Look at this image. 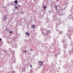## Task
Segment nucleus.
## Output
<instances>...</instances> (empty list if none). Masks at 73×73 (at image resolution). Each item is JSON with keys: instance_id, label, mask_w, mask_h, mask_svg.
<instances>
[{"instance_id": "nucleus-1", "label": "nucleus", "mask_w": 73, "mask_h": 73, "mask_svg": "<svg viewBox=\"0 0 73 73\" xmlns=\"http://www.w3.org/2000/svg\"><path fill=\"white\" fill-rule=\"evenodd\" d=\"M39 65L40 66H42L43 65V63H42V62L41 61H39Z\"/></svg>"}, {"instance_id": "nucleus-2", "label": "nucleus", "mask_w": 73, "mask_h": 73, "mask_svg": "<svg viewBox=\"0 0 73 73\" xmlns=\"http://www.w3.org/2000/svg\"><path fill=\"white\" fill-rule=\"evenodd\" d=\"M26 35H27L28 36H29V33H28V32L26 33Z\"/></svg>"}, {"instance_id": "nucleus-3", "label": "nucleus", "mask_w": 73, "mask_h": 73, "mask_svg": "<svg viewBox=\"0 0 73 73\" xmlns=\"http://www.w3.org/2000/svg\"><path fill=\"white\" fill-rule=\"evenodd\" d=\"M32 27L33 28V29H34V28H35V26H34V25H32Z\"/></svg>"}, {"instance_id": "nucleus-4", "label": "nucleus", "mask_w": 73, "mask_h": 73, "mask_svg": "<svg viewBox=\"0 0 73 73\" xmlns=\"http://www.w3.org/2000/svg\"><path fill=\"white\" fill-rule=\"evenodd\" d=\"M15 3H16V4H17V1H15Z\"/></svg>"}, {"instance_id": "nucleus-5", "label": "nucleus", "mask_w": 73, "mask_h": 73, "mask_svg": "<svg viewBox=\"0 0 73 73\" xmlns=\"http://www.w3.org/2000/svg\"><path fill=\"white\" fill-rule=\"evenodd\" d=\"M46 8V6L44 7V9H45V8Z\"/></svg>"}, {"instance_id": "nucleus-6", "label": "nucleus", "mask_w": 73, "mask_h": 73, "mask_svg": "<svg viewBox=\"0 0 73 73\" xmlns=\"http://www.w3.org/2000/svg\"><path fill=\"white\" fill-rule=\"evenodd\" d=\"M12 31H10V32H9V33H11V34H12Z\"/></svg>"}, {"instance_id": "nucleus-7", "label": "nucleus", "mask_w": 73, "mask_h": 73, "mask_svg": "<svg viewBox=\"0 0 73 73\" xmlns=\"http://www.w3.org/2000/svg\"><path fill=\"white\" fill-rule=\"evenodd\" d=\"M4 19H5V20H6V19H7V17H4Z\"/></svg>"}, {"instance_id": "nucleus-8", "label": "nucleus", "mask_w": 73, "mask_h": 73, "mask_svg": "<svg viewBox=\"0 0 73 73\" xmlns=\"http://www.w3.org/2000/svg\"><path fill=\"white\" fill-rule=\"evenodd\" d=\"M15 9H18V7H15Z\"/></svg>"}, {"instance_id": "nucleus-9", "label": "nucleus", "mask_w": 73, "mask_h": 73, "mask_svg": "<svg viewBox=\"0 0 73 73\" xmlns=\"http://www.w3.org/2000/svg\"><path fill=\"white\" fill-rule=\"evenodd\" d=\"M56 9H57V6H55Z\"/></svg>"}, {"instance_id": "nucleus-10", "label": "nucleus", "mask_w": 73, "mask_h": 73, "mask_svg": "<svg viewBox=\"0 0 73 73\" xmlns=\"http://www.w3.org/2000/svg\"><path fill=\"white\" fill-rule=\"evenodd\" d=\"M12 73H14V71H12Z\"/></svg>"}, {"instance_id": "nucleus-11", "label": "nucleus", "mask_w": 73, "mask_h": 73, "mask_svg": "<svg viewBox=\"0 0 73 73\" xmlns=\"http://www.w3.org/2000/svg\"><path fill=\"white\" fill-rule=\"evenodd\" d=\"M1 40H2L1 38H0V41H1Z\"/></svg>"}, {"instance_id": "nucleus-12", "label": "nucleus", "mask_w": 73, "mask_h": 73, "mask_svg": "<svg viewBox=\"0 0 73 73\" xmlns=\"http://www.w3.org/2000/svg\"><path fill=\"white\" fill-rule=\"evenodd\" d=\"M18 7H21V6L20 5H19L18 6Z\"/></svg>"}, {"instance_id": "nucleus-13", "label": "nucleus", "mask_w": 73, "mask_h": 73, "mask_svg": "<svg viewBox=\"0 0 73 73\" xmlns=\"http://www.w3.org/2000/svg\"><path fill=\"white\" fill-rule=\"evenodd\" d=\"M30 67H31V68L32 67V65H31L30 66Z\"/></svg>"}, {"instance_id": "nucleus-14", "label": "nucleus", "mask_w": 73, "mask_h": 73, "mask_svg": "<svg viewBox=\"0 0 73 73\" xmlns=\"http://www.w3.org/2000/svg\"><path fill=\"white\" fill-rule=\"evenodd\" d=\"M24 51V52H27L26 51Z\"/></svg>"}, {"instance_id": "nucleus-15", "label": "nucleus", "mask_w": 73, "mask_h": 73, "mask_svg": "<svg viewBox=\"0 0 73 73\" xmlns=\"http://www.w3.org/2000/svg\"><path fill=\"white\" fill-rule=\"evenodd\" d=\"M6 31H7V29H6Z\"/></svg>"}, {"instance_id": "nucleus-16", "label": "nucleus", "mask_w": 73, "mask_h": 73, "mask_svg": "<svg viewBox=\"0 0 73 73\" xmlns=\"http://www.w3.org/2000/svg\"><path fill=\"white\" fill-rule=\"evenodd\" d=\"M22 13H24V12H22Z\"/></svg>"}, {"instance_id": "nucleus-17", "label": "nucleus", "mask_w": 73, "mask_h": 73, "mask_svg": "<svg viewBox=\"0 0 73 73\" xmlns=\"http://www.w3.org/2000/svg\"><path fill=\"white\" fill-rule=\"evenodd\" d=\"M48 31H47V32Z\"/></svg>"}, {"instance_id": "nucleus-18", "label": "nucleus", "mask_w": 73, "mask_h": 73, "mask_svg": "<svg viewBox=\"0 0 73 73\" xmlns=\"http://www.w3.org/2000/svg\"><path fill=\"white\" fill-rule=\"evenodd\" d=\"M50 12H51V11H50Z\"/></svg>"}]
</instances>
